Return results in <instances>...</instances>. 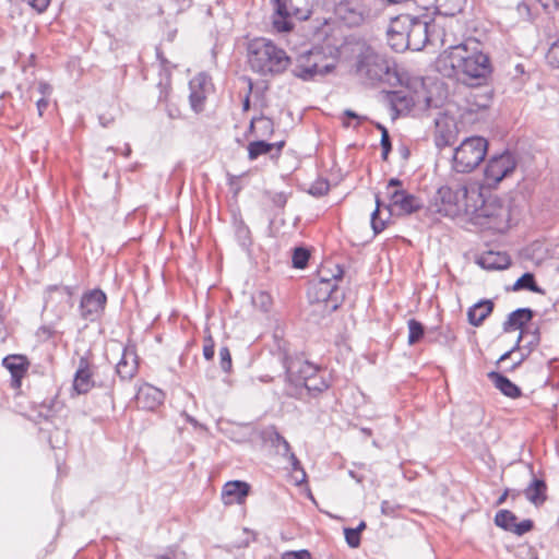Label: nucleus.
Wrapping results in <instances>:
<instances>
[{
  "label": "nucleus",
  "mask_w": 559,
  "mask_h": 559,
  "mask_svg": "<svg viewBox=\"0 0 559 559\" xmlns=\"http://www.w3.org/2000/svg\"><path fill=\"white\" fill-rule=\"evenodd\" d=\"M436 68L443 76H456L465 84H481L490 75V58L475 38L451 44L436 60Z\"/></svg>",
  "instance_id": "f257e3e1"
},
{
  "label": "nucleus",
  "mask_w": 559,
  "mask_h": 559,
  "mask_svg": "<svg viewBox=\"0 0 559 559\" xmlns=\"http://www.w3.org/2000/svg\"><path fill=\"white\" fill-rule=\"evenodd\" d=\"M356 73L369 84L384 83L390 86L404 84V76L394 61L366 47L357 57Z\"/></svg>",
  "instance_id": "f03ea898"
},
{
  "label": "nucleus",
  "mask_w": 559,
  "mask_h": 559,
  "mask_svg": "<svg viewBox=\"0 0 559 559\" xmlns=\"http://www.w3.org/2000/svg\"><path fill=\"white\" fill-rule=\"evenodd\" d=\"M247 56L251 70L264 76L282 74L292 63L283 48L263 37L249 41Z\"/></svg>",
  "instance_id": "7ed1b4c3"
},
{
  "label": "nucleus",
  "mask_w": 559,
  "mask_h": 559,
  "mask_svg": "<svg viewBox=\"0 0 559 559\" xmlns=\"http://www.w3.org/2000/svg\"><path fill=\"white\" fill-rule=\"evenodd\" d=\"M477 189L471 190L462 183L443 186L438 189L435 197L436 212L450 217L468 215L474 199H480Z\"/></svg>",
  "instance_id": "20e7f679"
},
{
  "label": "nucleus",
  "mask_w": 559,
  "mask_h": 559,
  "mask_svg": "<svg viewBox=\"0 0 559 559\" xmlns=\"http://www.w3.org/2000/svg\"><path fill=\"white\" fill-rule=\"evenodd\" d=\"M488 142L483 136H469L454 150L452 168L456 173L468 174L485 159Z\"/></svg>",
  "instance_id": "39448f33"
},
{
  "label": "nucleus",
  "mask_w": 559,
  "mask_h": 559,
  "mask_svg": "<svg viewBox=\"0 0 559 559\" xmlns=\"http://www.w3.org/2000/svg\"><path fill=\"white\" fill-rule=\"evenodd\" d=\"M326 61L328 58L321 48L310 49L298 55L292 73L302 81H313L333 71L335 66Z\"/></svg>",
  "instance_id": "423d86ee"
},
{
  "label": "nucleus",
  "mask_w": 559,
  "mask_h": 559,
  "mask_svg": "<svg viewBox=\"0 0 559 559\" xmlns=\"http://www.w3.org/2000/svg\"><path fill=\"white\" fill-rule=\"evenodd\" d=\"M386 194L389 203L385 205V209L391 215H411L424 206L419 198L403 189V182L397 178L389 180Z\"/></svg>",
  "instance_id": "0eeeda50"
},
{
  "label": "nucleus",
  "mask_w": 559,
  "mask_h": 559,
  "mask_svg": "<svg viewBox=\"0 0 559 559\" xmlns=\"http://www.w3.org/2000/svg\"><path fill=\"white\" fill-rule=\"evenodd\" d=\"M343 269L335 264V272L331 273L325 267H322L319 271V284L316 286L317 288V299L325 302V307H330L331 311H335L340 301L343 300V295H337V286L332 280L337 281L343 277Z\"/></svg>",
  "instance_id": "6e6552de"
},
{
  "label": "nucleus",
  "mask_w": 559,
  "mask_h": 559,
  "mask_svg": "<svg viewBox=\"0 0 559 559\" xmlns=\"http://www.w3.org/2000/svg\"><path fill=\"white\" fill-rule=\"evenodd\" d=\"M402 25L399 28L406 31L409 47L413 51H419L425 48L429 41L428 36V16H412L409 14L401 15Z\"/></svg>",
  "instance_id": "1a4fd4ad"
},
{
  "label": "nucleus",
  "mask_w": 559,
  "mask_h": 559,
  "mask_svg": "<svg viewBox=\"0 0 559 559\" xmlns=\"http://www.w3.org/2000/svg\"><path fill=\"white\" fill-rule=\"evenodd\" d=\"M335 14L350 27L359 26L379 15L357 0H341L335 7Z\"/></svg>",
  "instance_id": "9d476101"
},
{
  "label": "nucleus",
  "mask_w": 559,
  "mask_h": 559,
  "mask_svg": "<svg viewBox=\"0 0 559 559\" xmlns=\"http://www.w3.org/2000/svg\"><path fill=\"white\" fill-rule=\"evenodd\" d=\"M478 224H487L490 228H499L500 221L507 216L506 209L496 201L474 199L468 214Z\"/></svg>",
  "instance_id": "9b49d317"
},
{
  "label": "nucleus",
  "mask_w": 559,
  "mask_h": 559,
  "mask_svg": "<svg viewBox=\"0 0 559 559\" xmlns=\"http://www.w3.org/2000/svg\"><path fill=\"white\" fill-rule=\"evenodd\" d=\"M106 302L107 296L103 290L96 288L86 292L83 294L79 306L81 318L90 322L97 321L105 310Z\"/></svg>",
  "instance_id": "f8f14e48"
},
{
  "label": "nucleus",
  "mask_w": 559,
  "mask_h": 559,
  "mask_svg": "<svg viewBox=\"0 0 559 559\" xmlns=\"http://www.w3.org/2000/svg\"><path fill=\"white\" fill-rule=\"evenodd\" d=\"M516 167V160L510 152L493 156L488 160L485 169V177L488 182L495 185L509 177Z\"/></svg>",
  "instance_id": "ddd939ff"
},
{
  "label": "nucleus",
  "mask_w": 559,
  "mask_h": 559,
  "mask_svg": "<svg viewBox=\"0 0 559 559\" xmlns=\"http://www.w3.org/2000/svg\"><path fill=\"white\" fill-rule=\"evenodd\" d=\"M95 366L87 356H81L73 379V390L78 394L88 393L96 384Z\"/></svg>",
  "instance_id": "4468645a"
},
{
  "label": "nucleus",
  "mask_w": 559,
  "mask_h": 559,
  "mask_svg": "<svg viewBox=\"0 0 559 559\" xmlns=\"http://www.w3.org/2000/svg\"><path fill=\"white\" fill-rule=\"evenodd\" d=\"M285 370L289 381L296 385L304 384L319 372L318 367L301 359H286Z\"/></svg>",
  "instance_id": "2eb2a0df"
},
{
  "label": "nucleus",
  "mask_w": 559,
  "mask_h": 559,
  "mask_svg": "<svg viewBox=\"0 0 559 559\" xmlns=\"http://www.w3.org/2000/svg\"><path fill=\"white\" fill-rule=\"evenodd\" d=\"M516 515L509 510H500L495 515V524L498 527L518 536H522L533 530L534 523L532 520H523L520 523H516Z\"/></svg>",
  "instance_id": "dca6fc26"
},
{
  "label": "nucleus",
  "mask_w": 559,
  "mask_h": 559,
  "mask_svg": "<svg viewBox=\"0 0 559 559\" xmlns=\"http://www.w3.org/2000/svg\"><path fill=\"white\" fill-rule=\"evenodd\" d=\"M2 365L11 373L12 388L20 389L22 384V379L26 374L29 366L27 358L22 355H9L3 359Z\"/></svg>",
  "instance_id": "f3484780"
},
{
  "label": "nucleus",
  "mask_w": 559,
  "mask_h": 559,
  "mask_svg": "<svg viewBox=\"0 0 559 559\" xmlns=\"http://www.w3.org/2000/svg\"><path fill=\"white\" fill-rule=\"evenodd\" d=\"M402 25L401 15L394 17L386 32L388 44L396 52H403L409 47V39H407L406 31L399 28Z\"/></svg>",
  "instance_id": "a211bd4d"
},
{
  "label": "nucleus",
  "mask_w": 559,
  "mask_h": 559,
  "mask_svg": "<svg viewBox=\"0 0 559 559\" xmlns=\"http://www.w3.org/2000/svg\"><path fill=\"white\" fill-rule=\"evenodd\" d=\"M388 98L394 111L393 118L407 114L415 104L414 97L405 90L390 92Z\"/></svg>",
  "instance_id": "6ab92c4d"
},
{
  "label": "nucleus",
  "mask_w": 559,
  "mask_h": 559,
  "mask_svg": "<svg viewBox=\"0 0 559 559\" xmlns=\"http://www.w3.org/2000/svg\"><path fill=\"white\" fill-rule=\"evenodd\" d=\"M274 3V14H273V26L277 32H289L293 29L294 24L292 20L294 19L287 10V5L285 0H273Z\"/></svg>",
  "instance_id": "aec40b11"
},
{
  "label": "nucleus",
  "mask_w": 559,
  "mask_h": 559,
  "mask_svg": "<svg viewBox=\"0 0 559 559\" xmlns=\"http://www.w3.org/2000/svg\"><path fill=\"white\" fill-rule=\"evenodd\" d=\"M206 78L202 74L195 76L193 80L190 81V95H189V102L191 109L199 114L203 111L204 104H205V93L202 88L203 84L205 83Z\"/></svg>",
  "instance_id": "412c9836"
},
{
  "label": "nucleus",
  "mask_w": 559,
  "mask_h": 559,
  "mask_svg": "<svg viewBox=\"0 0 559 559\" xmlns=\"http://www.w3.org/2000/svg\"><path fill=\"white\" fill-rule=\"evenodd\" d=\"M250 486L241 480L228 481L223 488V499L226 504L240 503L248 496Z\"/></svg>",
  "instance_id": "4be33fe9"
},
{
  "label": "nucleus",
  "mask_w": 559,
  "mask_h": 559,
  "mask_svg": "<svg viewBox=\"0 0 559 559\" xmlns=\"http://www.w3.org/2000/svg\"><path fill=\"white\" fill-rule=\"evenodd\" d=\"M138 371V358L133 350L126 348L122 357L116 366V373L122 380L132 379Z\"/></svg>",
  "instance_id": "5701e85b"
},
{
  "label": "nucleus",
  "mask_w": 559,
  "mask_h": 559,
  "mask_svg": "<svg viewBox=\"0 0 559 559\" xmlns=\"http://www.w3.org/2000/svg\"><path fill=\"white\" fill-rule=\"evenodd\" d=\"M534 317V311L530 308H520L511 312L508 319L503 322V331L506 333L526 329L525 324L530 322Z\"/></svg>",
  "instance_id": "b1692460"
},
{
  "label": "nucleus",
  "mask_w": 559,
  "mask_h": 559,
  "mask_svg": "<svg viewBox=\"0 0 559 559\" xmlns=\"http://www.w3.org/2000/svg\"><path fill=\"white\" fill-rule=\"evenodd\" d=\"M488 378L493 383L495 388L498 389L503 395L511 399H516L521 396V389L506 376L497 371H490L488 373Z\"/></svg>",
  "instance_id": "393cba45"
},
{
  "label": "nucleus",
  "mask_w": 559,
  "mask_h": 559,
  "mask_svg": "<svg viewBox=\"0 0 559 559\" xmlns=\"http://www.w3.org/2000/svg\"><path fill=\"white\" fill-rule=\"evenodd\" d=\"M523 493L531 503L540 507L547 500V485L545 480L534 477Z\"/></svg>",
  "instance_id": "a878e982"
},
{
  "label": "nucleus",
  "mask_w": 559,
  "mask_h": 559,
  "mask_svg": "<svg viewBox=\"0 0 559 559\" xmlns=\"http://www.w3.org/2000/svg\"><path fill=\"white\" fill-rule=\"evenodd\" d=\"M492 310L493 302L491 300H481L468 309V322L474 326H479Z\"/></svg>",
  "instance_id": "bb28decb"
},
{
  "label": "nucleus",
  "mask_w": 559,
  "mask_h": 559,
  "mask_svg": "<svg viewBox=\"0 0 559 559\" xmlns=\"http://www.w3.org/2000/svg\"><path fill=\"white\" fill-rule=\"evenodd\" d=\"M479 263L484 269L502 270L510 265L511 260L507 253L489 251L481 257Z\"/></svg>",
  "instance_id": "cd10ccee"
},
{
  "label": "nucleus",
  "mask_w": 559,
  "mask_h": 559,
  "mask_svg": "<svg viewBox=\"0 0 559 559\" xmlns=\"http://www.w3.org/2000/svg\"><path fill=\"white\" fill-rule=\"evenodd\" d=\"M437 4V10L445 16H454L463 10L464 0H427L424 9L430 4Z\"/></svg>",
  "instance_id": "c85d7f7f"
},
{
  "label": "nucleus",
  "mask_w": 559,
  "mask_h": 559,
  "mask_svg": "<svg viewBox=\"0 0 559 559\" xmlns=\"http://www.w3.org/2000/svg\"><path fill=\"white\" fill-rule=\"evenodd\" d=\"M427 33L429 36L428 44L435 45L437 43H440L443 46L448 45V47L451 44H453L452 41H450L448 39L444 27L442 25H440L436 20L428 19V32Z\"/></svg>",
  "instance_id": "c756f323"
},
{
  "label": "nucleus",
  "mask_w": 559,
  "mask_h": 559,
  "mask_svg": "<svg viewBox=\"0 0 559 559\" xmlns=\"http://www.w3.org/2000/svg\"><path fill=\"white\" fill-rule=\"evenodd\" d=\"M513 290L518 292V290H522V289H526V290H530V292H533V293H537V294H542L544 295L545 294V290L543 288H540L536 282H535V276L533 273H524L513 285Z\"/></svg>",
  "instance_id": "7c9ffc66"
},
{
  "label": "nucleus",
  "mask_w": 559,
  "mask_h": 559,
  "mask_svg": "<svg viewBox=\"0 0 559 559\" xmlns=\"http://www.w3.org/2000/svg\"><path fill=\"white\" fill-rule=\"evenodd\" d=\"M539 341L540 336L538 328H534L533 330L530 328L522 329L515 347H518L521 342H525L523 347H527L528 353H531L539 344Z\"/></svg>",
  "instance_id": "2f4dec72"
},
{
  "label": "nucleus",
  "mask_w": 559,
  "mask_h": 559,
  "mask_svg": "<svg viewBox=\"0 0 559 559\" xmlns=\"http://www.w3.org/2000/svg\"><path fill=\"white\" fill-rule=\"evenodd\" d=\"M274 145L265 141H253L248 145V157L251 160L257 159L261 155L273 154Z\"/></svg>",
  "instance_id": "473e14b6"
},
{
  "label": "nucleus",
  "mask_w": 559,
  "mask_h": 559,
  "mask_svg": "<svg viewBox=\"0 0 559 559\" xmlns=\"http://www.w3.org/2000/svg\"><path fill=\"white\" fill-rule=\"evenodd\" d=\"M309 393L317 395L322 393L329 388L326 380L320 374V371L316 373L311 379L302 384Z\"/></svg>",
  "instance_id": "72a5a7b5"
},
{
  "label": "nucleus",
  "mask_w": 559,
  "mask_h": 559,
  "mask_svg": "<svg viewBox=\"0 0 559 559\" xmlns=\"http://www.w3.org/2000/svg\"><path fill=\"white\" fill-rule=\"evenodd\" d=\"M267 437L273 447L277 448V452L282 455H287L290 451V445L287 440L274 428L267 431Z\"/></svg>",
  "instance_id": "f704fd0d"
},
{
  "label": "nucleus",
  "mask_w": 559,
  "mask_h": 559,
  "mask_svg": "<svg viewBox=\"0 0 559 559\" xmlns=\"http://www.w3.org/2000/svg\"><path fill=\"white\" fill-rule=\"evenodd\" d=\"M273 121L272 119L261 116L259 118H253L250 122V130H259L260 135H266L273 133Z\"/></svg>",
  "instance_id": "c9c22d12"
},
{
  "label": "nucleus",
  "mask_w": 559,
  "mask_h": 559,
  "mask_svg": "<svg viewBox=\"0 0 559 559\" xmlns=\"http://www.w3.org/2000/svg\"><path fill=\"white\" fill-rule=\"evenodd\" d=\"M407 324H408V332H409L408 333V344L414 345L423 338L424 333H425V328L419 321H417L415 319L408 320Z\"/></svg>",
  "instance_id": "e433bc0d"
},
{
  "label": "nucleus",
  "mask_w": 559,
  "mask_h": 559,
  "mask_svg": "<svg viewBox=\"0 0 559 559\" xmlns=\"http://www.w3.org/2000/svg\"><path fill=\"white\" fill-rule=\"evenodd\" d=\"M381 206H384V205L381 202L379 195L377 194L376 195V209L371 213V227L376 235L381 233L385 228V222L383 219H379V217H378Z\"/></svg>",
  "instance_id": "4c0bfd02"
},
{
  "label": "nucleus",
  "mask_w": 559,
  "mask_h": 559,
  "mask_svg": "<svg viewBox=\"0 0 559 559\" xmlns=\"http://www.w3.org/2000/svg\"><path fill=\"white\" fill-rule=\"evenodd\" d=\"M287 10L292 16L298 21L307 20L310 15V10L308 8H299L296 3V0H285Z\"/></svg>",
  "instance_id": "58836bf2"
},
{
  "label": "nucleus",
  "mask_w": 559,
  "mask_h": 559,
  "mask_svg": "<svg viewBox=\"0 0 559 559\" xmlns=\"http://www.w3.org/2000/svg\"><path fill=\"white\" fill-rule=\"evenodd\" d=\"M310 258V253L306 248L297 247L293 252V265L297 269H304Z\"/></svg>",
  "instance_id": "ea45409f"
},
{
  "label": "nucleus",
  "mask_w": 559,
  "mask_h": 559,
  "mask_svg": "<svg viewBox=\"0 0 559 559\" xmlns=\"http://www.w3.org/2000/svg\"><path fill=\"white\" fill-rule=\"evenodd\" d=\"M344 535H345L346 543L350 548L359 547L360 535L357 533V531H355L354 528H350V527H345Z\"/></svg>",
  "instance_id": "a19ab883"
},
{
  "label": "nucleus",
  "mask_w": 559,
  "mask_h": 559,
  "mask_svg": "<svg viewBox=\"0 0 559 559\" xmlns=\"http://www.w3.org/2000/svg\"><path fill=\"white\" fill-rule=\"evenodd\" d=\"M382 159L386 160L389 153L392 150L391 139L388 129L382 130L381 135Z\"/></svg>",
  "instance_id": "79ce46f5"
},
{
  "label": "nucleus",
  "mask_w": 559,
  "mask_h": 559,
  "mask_svg": "<svg viewBox=\"0 0 559 559\" xmlns=\"http://www.w3.org/2000/svg\"><path fill=\"white\" fill-rule=\"evenodd\" d=\"M221 367L225 372L231 369V355L228 347H222L219 349Z\"/></svg>",
  "instance_id": "37998d69"
},
{
  "label": "nucleus",
  "mask_w": 559,
  "mask_h": 559,
  "mask_svg": "<svg viewBox=\"0 0 559 559\" xmlns=\"http://www.w3.org/2000/svg\"><path fill=\"white\" fill-rule=\"evenodd\" d=\"M282 559H312L307 549L289 550L282 554Z\"/></svg>",
  "instance_id": "c03bdc74"
},
{
  "label": "nucleus",
  "mask_w": 559,
  "mask_h": 559,
  "mask_svg": "<svg viewBox=\"0 0 559 559\" xmlns=\"http://www.w3.org/2000/svg\"><path fill=\"white\" fill-rule=\"evenodd\" d=\"M26 2L32 9H34L38 13H43L47 10L50 0H23Z\"/></svg>",
  "instance_id": "a18cd8bd"
},
{
  "label": "nucleus",
  "mask_w": 559,
  "mask_h": 559,
  "mask_svg": "<svg viewBox=\"0 0 559 559\" xmlns=\"http://www.w3.org/2000/svg\"><path fill=\"white\" fill-rule=\"evenodd\" d=\"M147 395V396H152L153 397V401H154V404H160L162 401H163V393L162 391L155 389V388H147L146 391H141L140 392V395H139V399H141L143 395Z\"/></svg>",
  "instance_id": "49530a36"
},
{
  "label": "nucleus",
  "mask_w": 559,
  "mask_h": 559,
  "mask_svg": "<svg viewBox=\"0 0 559 559\" xmlns=\"http://www.w3.org/2000/svg\"><path fill=\"white\" fill-rule=\"evenodd\" d=\"M214 347H215V344H214L212 336H207L205 338V344L203 346V355L206 360L213 359L214 353H215Z\"/></svg>",
  "instance_id": "de8ad7c7"
},
{
  "label": "nucleus",
  "mask_w": 559,
  "mask_h": 559,
  "mask_svg": "<svg viewBox=\"0 0 559 559\" xmlns=\"http://www.w3.org/2000/svg\"><path fill=\"white\" fill-rule=\"evenodd\" d=\"M58 290H60L62 294H66L69 297V300H71L72 295L74 294V288L70 286H49L47 288L50 298L51 294Z\"/></svg>",
  "instance_id": "09e8293b"
},
{
  "label": "nucleus",
  "mask_w": 559,
  "mask_h": 559,
  "mask_svg": "<svg viewBox=\"0 0 559 559\" xmlns=\"http://www.w3.org/2000/svg\"><path fill=\"white\" fill-rule=\"evenodd\" d=\"M548 57L559 68V39L551 45Z\"/></svg>",
  "instance_id": "8fccbe9b"
},
{
  "label": "nucleus",
  "mask_w": 559,
  "mask_h": 559,
  "mask_svg": "<svg viewBox=\"0 0 559 559\" xmlns=\"http://www.w3.org/2000/svg\"><path fill=\"white\" fill-rule=\"evenodd\" d=\"M452 139L453 134L450 132L448 134L440 133V135L436 136V144L437 146H445V145H452Z\"/></svg>",
  "instance_id": "3c124183"
},
{
  "label": "nucleus",
  "mask_w": 559,
  "mask_h": 559,
  "mask_svg": "<svg viewBox=\"0 0 559 559\" xmlns=\"http://www.w3.org/2000/svg\"><path fill=\"white\" fill-rule=\"evenodd\" d=\"M397 507L390 503L388 500L381 503V513L386 516H393L396 512Z\"/></svg>",
  "instance_id": "603ef678"
},
{
  "label": "nucleus",
  "mask_w": 559,
  "mask_h": 559,
  "mask_svg": "<svg viewBox=\"0 0 559 559\" xmlns=\"http://www.w3.org/2000/svg\"><path fill=\"white\" fill-rule=\"evenodd\" d=\"M270 145H274V151H273V154H271V158H278L283 147L285 146V142L284 141H280V142H276V143H270Z\"/></svg>",
  "instance_id": "864d4df0"
},
{
  "label": "nucleus",
  "mask_w": 559,
  "mask_h": 559,
  "mask_svg": "<svg viewBox=\"0 0 559 559\" xmlns=\"http://www.w3.org/2000/svg\"><path fill=\"white\" fill-rule=\"evenodd\" d=\"M258 298L261 301V306L267 310L269 306L271 305V297L267 293L261 292L258 296Z\"/></svg>",
  "instance_id": "5fc2aeb1"
},
{
  "label": "nucleus",
  "mask_w": 559,
  "mask_h": 559,
  "mask_svg": "<svg viewBox=\"0 0 559 559\" xmlns=\"http://www.w3.org/2000/svg\"><path fill=\"white\" fill-rule=\"evenodd\" d=\"M248 81H249V91H248V94L246 95V97H245V99L242 102V109L245 111L249 110V108H250V94H251L252 88H253L252 81L250 79Z\"/></svg>",
  "instance_id": "6e6d98bb"
},
{
  "label": "nucleus",
  "mask_w": 559,
  "mask_h": 559,
  "mask_svg": "<svg viewBox=\"0 0 559 559\" xmlns=\"http://www.w3.org/2000/svg\"><path fill=\"white\" fill-rule=\"evenodd\" d=\"M289 454V460L292 462V465H293V468L294 471H301L302 472V475L305 476V472L304 469L301 468L300 466V462L298 461V459L296 457V455L294 453H288Z\"/></svg>",
  "instance_id": "4d7b16f0"
},
{
  "label": "nucleus",
  "mask_w": 559,
  "mask_h": 559,
  "mask_svg": "<svg viewBox=\"0 0 559 559\" xmlns=\"http://www.w3.org/2000/svg\"><path fill=\"white\" fill-rule=\"evenodd\" d=\"M36 106H37L39 116H43L44 110L48 106V100L45 99V98H40V99L37 100Z\"/></svg>",
  "instance_id": "13d9d810"
},
{
  "label": "nucleus",
  "mask_w": 559,
  "mask_h": 559,
  "mask_svg": "<svg viewBox=\"0 0 559 559\" xmlns=\"http://www.w3.org/2000/svg\"><path fill=\"white\" fill-rule=\"evenodd\" d=\"M329 190V186L328 183H322L321 187H318V190L314 192V191H311L313 194H324L326 193Z\"/></svg>",
  "instance_id": "bf43d9fd"
},
{
  "label": "nucleus",
  "mask_w": 559,
  "mask_h": 559,
  "mask_svg": "<svg viewBox=\"0 0 559 559\" xmlns=\"http://www.w3.org/2000/svg\"><path fill=\"white\" fill-rule=\"evenodd\" d=\"M542 5L545 8V9H549L550 7V2H554L555 7L556 8H559V2L557 0H538Z\"/></svg>",
  "instance_id": "052dcab7"
},
{
  "label": "nucleus",
  "mask_w": 559,
  "mask_h": 559,
  "mask_svg": "<svg viewBox=\"0 0 559 559\" xmlns=\"http://www.w3.org/2000/svg\"><path fill=\"white\" fill-rule=\"evenodd\" d=\"M510 495V490L509 489H506L504 492L498 498L497 500V506H500L502 503H504V501L507 500L508 496Z\"/></svg>",
  "instance_id": "680f3d73"
},
{
  "label": "nucleus",
  "mask_w": 559,
  "mask_h": 559,
  "mask_svg": "<svg viewBox=\"0 0 559 559\" xmlns=\"http://www.w3.org/2000/svg\"><path fill=\"white\" fill-rule=\"evenodd\" d=\"M515 350V347L512 348L511 350L504 353L503 355H501V357L499 358L498 360V364H502L507 359H509L511 357V355L513 354V352Z\"/></svg>",
  "instance_id": "e2e57ef3"
},
{
  "label": "nucleus",
  "mask_w": 559,
  "mask_h": 559,
  "mask_svg": "<svg viewBox=\"0 0 559 559\" xmlns=\"http://www.w3.org/2000/svg\"><path fill=\"white\" fill-rule=\"evenodd\" d=\"M345 116L348 118L357 119L358 122H360L364 119L362 117L358 116L356 112H354L352 110H346Z\"/></svg>",
  "instance_id": "0e129e2a"
},
{
  "label": "nucleus",
  "mask_w": 559,
  "mask_h": 559,
  "mask_svg": "<svg viewBox=\"0 0 559 559\" xmlns=\"http://www.w3.org/2000/svg\"><path fill=\"white\" fill-rule=\"evenodd\" d=\"M168 117L171 118V119H176V118H179L180 117V112L178 109H168Z\"/></svg>",
  "instance_id": "69168bd1"
},
{
  "label": "nucleus",
  "mask_w": 559,
  "mask_h": 559,
  "mask_svg": "<svg viewBox=\"0 0 559 559\" xmlns=\"http://www.w3.org/2000/svg\"><path fill=\"white\" fill-rule=\"evenodd\" d=\"M365 528H366V523H365L364 521H361V522L359 523V525H358L356 528H354V530H355V531H357V533L360 535V533H361Z\"/></svg>",
  "instance_id": "338daca9"
},
{
  "label": "nucleus",
  "mask_w": 559,
  "mask_h": 559,
  "mask_svg": "<svg viewBox=\"0 0 559 559\" xmlns=\"http://www.w3.org/2000/svg\"><path fill=\"white\" fill-rule=\"evenodd\" d=\"M524 357L522 356L518 361H515L509 370H514L518 366H520L523 361Z\"/></svg>",
  "instance_id": "774afa93"
}]
</instances>
